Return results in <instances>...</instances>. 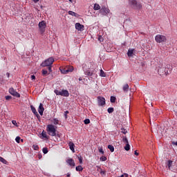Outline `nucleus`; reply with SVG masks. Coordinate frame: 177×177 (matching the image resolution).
Listing matches in <instances>:
<instances>
[{
    "mask_svg": "<svg viewBox=\"0 0 177 177\" xmlns=\"http://www.w3.org/2000/svg\"><path fill=\"white\" fill-rule=\"evenodd\" d=\"M21 142H23V140H21Z\"/></svg>",
    "mask_w": 177,
    "mask_h": 177,
    "instance_id": "nucleus-58",
    "label": "nucleus"
},
{
    "mask_svg": "<svg viewBox=\"0 0 177 177\" xmlns=\"http://www.w3.org/2000/svg\"><path fill=\"white\" fill-rule=\"evenodd\" d=\"M78 160L80 161V164H82V157H79Z\"/></svg>",
    "mask_w": 177,
    "mask_h": 177,
    "instance_id": "nucleus-46",
    "label": "nucleus"
},
{
    "mask_svg": "<svg viewBox=\"0 0 177 177\" xmlns=\"http://www.w3.org/2000/svg\"><path fill=\"white\" fill-rule=\"evenodd\" d=\"M68 15H70L71 16H74L75 17H77V16H78V14L71 10L68 11Z\"/></svg>",
    "mask_w": 177,
    "mask_h": 177,
    "instance_id": "nucleus-23",
    "label": "nucleus"
},
{
    "mask_svg": "<svg viewBox=\"0 0 177 177\" xmlns=\"http://www.w3.org/2000/svg\"><path fill=\"white\" fill-rule=\"evenodd\" d=\"M133 55V50L129 49L127 52V56H129V57H132Z\"/></svg>",
    "mask_w": 177,
    "mask_h": 177,
    "instance_id": "nucleus-21",
    "label": "nucleus"
},
{
    "mask_svg": "<svg viewBox=\"0 0 177 177\" xmlns=\"http://www.w3.org/2000/svg\"><path fill=\"white\" fill-rule=\"evenodd\" d=\"M69 113H70V112H69L68 111H66L64 112V115L65 120H67V118H68V116H67V114H68Z\"/></svg>",
    "mask_w": 177,
    "mask_h": 177,
    "instance_id": "nucleus-36",
    "label": "nucleus"
},
{
    "mask_svg": "<svg viewBox=\"0 0 177 177\" xmlns=\"http://www.w3.org/2000/svg\"><path fill=\"white\" fill-rule=\"evenodd\" d=\"M42 151L44 153V154H48V148L46 147H44L43 149H42Z\"/></svg>",
    "mask_w": 177,
    "mask_h": 177,
    "instance_id": "nucleus-35",
    "label": "nucleus"
},
{
    "mask_svg": "<svg viewBox=\"0 0 177 177\" xmlns=\"http://www.w3.org/2000/svg\"><path fill=\"white\" fill-rule=\"evenodd\" d=\"M100 77H106V73L103 71L102 69L100 70Z\"/></svg>",
    "mask_w": 177,
    "mask_h": 177,
    "instance_id": "nucleus-33",
    "label": "nucleus"
},
{
    "mask_svg": "<svg viewBox=\"0 0 177 177\" xmlns=\"http://www.w3.org/2000/svg\"><path fill=\"white\" fill-rule=\"evenodd\" d=\"M100 13L102 15V16H107V14L110 13V9L106 7V6H102L100 10Z\"/></svg>",
    "mask_w": 177,
    "mask_h": 177,
    "instance_id": "nucleus-6",
    "label": "nucleus"
},
{
    "mask_svg": "<svg viewBox=\"0 0 177 177\" xmlns=\"http://www.w3.org/2000/svg\"><path fill=\"white\" fill-rule=\"evenodd\" d=\"M121 132H122V133H124V135H126L127 133V132H128V131H127V129H124V128H122L121 129Z\"/></svg>",
    "mask_w": 177,
    "mask_h": 177,
    "instance_id": "nucleus-37",
    "label": "nucleus"
},
{
    "mask_svg": "<svg viewBox=\"0 0 177 177\" xmlns=\"http://www.w3.org/2000/svg\"><path fill=\"white\" fill-rule=\"evenodd\" d=\"M44 111H45V109L44 108V104H42V103H40L39 108H38V112L40 114V115H44Z\"/></svg>",
    "mask_w": 177,
    "mask_h": 177,
    "instance_id": "nucleus-12",
    "label": "nucleus"
},
{
    "mask_svg": "<svg viewBox=\"0 0 177 177\" xmlns=\"http://www.w3.org/2000/svg\"><path fill=\"white\" fill-rule=\"evenodd\" d=\"M41 74L42 75H44V77H46V75H48V74L49 73H48V71L46 70L42 69Z\"/></svg>",
    "mask_w": 177,
    "mask_h": 177,
    "instance_id": "nucleus-25",
    "label": "nucleus"
},
{
    "mask_svg": "<svg viewBox=\"0 0 177 177\" xmlns=\"http://www.w3.org/2000/svg\"><path fill=\"white\" fill-rule=\"evenodd\" d=\"M86 75H88L90 77H92L93 75V72H91V71H86L85 72Z\"/></svg>",
    "mask_w": 177,
    "mask_h": 177,
    "instance_id": "nucleus-26",
    "label": "nucleus"
},
{
    "mask_svg": "<svg viewBox=\"0 0 177 177\" xmlns=\"http://www.w3.org/2000/svg\"><path fill=\"white\" fill-rule=\"evenodd\" d=\"M94 10H100V6L98 3H95L93 6Z\"/></svg>",
    "mask_w": 177,
    "mask_h": 177,
    "instance_id": "nucleus-22",
    "label": "nucleus"
},
{
    "mask_svg": "<svg viewBox=\"0 0 177 177\" xmlns=\"http://www.w3.org/2000/svg\"><path fill=\"white\" fill-rule=\"evenodd\" d=\"M48 71H49V72H50V73H52V65L48 66Z\"/></svg>",
    "mask_w": 177,
    "mask_h": 177,
    "instance_id": "nucleus-45",
    "label": "nucleus"
},
{
    "mask_svg": "<svg viewBox=\"0 0 177 177\" xmlns=\"http://www.w3.org/2000/svg\"><path fill=\"white\" fill-rule=\"evenodd\" d=\"M131 3L134 9H142V4H140V3H138L136 0H132Z\"/></svg>",
    "mask_w": 177,
    "mask_h": 177,
    "instance_id": "nucleus-8",
    "label": "nucleus"
},
{
    "mask_svg": "<svg viewBox=\"0 0 177 177\" xmlns=\"http://www.w3.org/2000/svg\"><path fill=\"white\" fill-rule=\"evenodd\" d=\"M6 75H7L8 78H9V77H10V73H6Z\"/></svg>",
    "mask_w": 177,
    "mask_h": 177,
    "instance_id": "nucleus-52",
    "label": "nucleus"
},
{
    "mask_svg": "<svg viewBox=\"0 0 177 177\" xmlns=\"http://www.w3.org/2000/svg\"><path fill=\"white\" fill-rule=\"evenodd\" d=\"M41 158H42V156L39 155V159L41 160Z\"/></svg>",
    "mask_w": 177,
    "mask_h": 177,
    "instance_id": "nucleus-54",
    "label": "nucleus"
},
{
    "mask_svg": "<svg viewBox=\"0 0 177 177\" xmlns=\"http://www.w3.org/2000/svg\"><path fill=\"white\" fill-rule=\"evenodd\" d=\"M84 122L86 125H88V124H91V120L89 119H85Z\"/></svg>",
    "mask_w": 177,
    "mask_h": 177,
    "instance_id": "nucleus-34",
    "label": "nucleus"
},
{
    "mask_svg": "<svg viewBox=\"0 0 177 177\" xmlns=\"http://www.w3.org/2000/svg\"><path fill=\"white\" fill-rule=\"evenodd\" d=\"M66 162L71 166V167H75V162H74V160L73 158H69L66 160Z\"/></svg>",
    "mask_w": 177,
    "mask_h": 177,
    "instance_id": "nucleus-14",
    "label": "nucleus"
},
{
    "mask_svg": "<svg viewBox=\"0 0 177 177\" xmlns=\"http://www.w3.org/2000/svg\"><path fill=\"white\" fill-rule=\"evenodd\" d=\"M108 149H110V151H111V153H113V151H114V146L109 145H108Z\"/></svg>",
    "mask_w": 177,
    "mask_h": 177,
    "instance_id": "nucleus-29",
    "label": "nucleus"
},
{
    "mask_svg": "<svg viewBox=\"0 0 177 177\" xmlns=\"http://www.w3.org/2000/svg\"><path fill=\"white\" fill-rule=\"evenodd\" d=\"M12 123L13 124V125H17V122H16V120H12Z\"/></svg>",
    "mask_w": 177,
    "mask_h": 177,
    "instance_id": "nucleus-47",
    "label": "nucleus"
},
{
    "mask_svg": "<svg viewBox=\"0 0 177 177\" xmlns=\"http://www.w3.org/2000/svg\"><path fill=\"white\" fill-rule=\"evenodd\" d=\"M83 169L84 168H82L81 165L76 167V171H77L78 172H82Z\"/></svg>",
    "mask_w": 177,
    "mask_h": 177,
    "instance_id": "nucleus-28",
    "label": "nucleus"
},
{
    "mask_svg": "<svg viewBox=\"0 0 177 177\" xmlns=\"http://www.w3.org/2000/svg\"><path fill=\"white\" fill-rule=\"evenodd\" d=\"M172 145H175V146H177V142H172Z\"/></svg>",
    "mask_w": 177,
    "mask_h": 177,
    "instance_id": "nucleus-53",
    "label": "nucleus"
},
{
    "mask_svg": "<svg viewBox=\"0 0 177 177\" xmlns=\"http://www.w3.org/2000/svg\"><path fill=\"white\" fill-rule=\"evenodd\" d=\"M99 151H100V153H101V154H104V151H103V148H100Z\"/></svg>",
    "mask_w": 177,
    "mask_h": 177,
    "instance_id": "nucleus-43",
    "label": "nucleus"
},
{
    "mask_svg": "<svg viewBox=\"0 0 177 177\" xmlns=\"http://www.w3.org/2000/svg\"><path fill=\"white\" fill-rule=\"evenodd\" d=\"M9 93L15 97H20V93H17L13 88H9Z\"/></svg>",
    "mask_w": 177,
    "mask_h": 177,
    "instance_id": "nucleus-10",
    "label": "nucleus"
},
{
    "mask_svg": "<svg viewBox=\"0 0 177 177\" xmlns=\"http://www.w3.org/2000/svg\"><path fill=\"white\" fill-rule=\"evenodd\" d=\"M107 111L109 114H111V113H113L114 111V108L113 107H110L107 109Z\"/></svg>",
    "mask_w": 177,
    "mask_h": 177,
    "instance_id": "nucleus-32",
    "label": "nucleus"
},
{
    "mask_svg": "<svg viewBox=\"0 0 177 177\" xmlns=\"http://www.w3.org/2000/svg\"><path fill=\"white\" fill-rule=\"evenodd\" d=\"M134 154L135 156H139V153H138V151H135Z\"/></svg>",
    "mask_w": 177,
    "mask_h": 177,
    "instance_id": "nucleus-50",
    "label": "nucleus"
},
{
    "mask_svg": "<svg viewBox=\"0 0 177 177\" xmlns=\"http://www.w3.org/2000/svg\"><path fill=\"white\" fill-rule=\"evenodd\" d=\"M35 3H37V2H39V0H32Z\"/></svg>",
    "mask_w": 177,
    "mask_h": 177,
    "instance_id": "nucleus-51",
    "label": "nucleus"
},
{
    "mask_svg": "<svg viewBox=\"0 0 177 177\" xmlns=\"http://www.w3.org/2000/svg\"><path fill=\"white\" fill-rule=\"evenodd\" d=\"M74 68L73 66H70L69 68H60V71L62 74H68V73H73Z\"/></svg>",
    "mask_w": 177,
    "mask_h": 177,
    "instance_id": "nucleus-7",
    "label": "nucleus"
},
{
    "mask_svg": "<svg viewBox=\"0 0 177 177\" xmlns=\"http://www.w3.org/2000/svg\"><path fill=\"white\" fill-rule=\"evenodd\" d=\"M155 41L158 44H161L162 42H167V37H165L162 35H157L155 37Z\"/></svg>",
    "mask_w": 177,
    "mask_h": 177,
    "instance_id": "nucleus-4",
    "label": "nucleus"
},
{
    "mask_svg": "<svg viewBox=\"0 0 177 177\" xmlns=\"http://www.w3.org/2000/svg\"><path fill=\"white\" fill-rule=\"evenodd\" d=\"M74 0H69L70 2H73Z\"/></svg>",
    "mask_w": 177,
    "mask_h": 177,
    "instance_id": "nucleus-57",
    "label": "nucleus"
},
{
    "mask_svg": "<svg viewBox=\"0 0 177 177\" xmlns=\"http://www.w3.org/2000/svg\"><path fill=\"white\" fill-rule=\"evenodd\" d=\"M75 28H76V30H78V31H82V30H84V25H82L80 23H76Z\"/></svg>",
    "mask_w": 177,
    "mask_h": 177,
    "instance_id": "nucleus-13",
    "label": "nucleus"
},
{
    "mask_svg": "<svg viewBox=\"0 0 177 177\" xmlns=\"http://www.w3.org/2000/svg\"><path fill=\"white\" fill-rule=\"evenodd\" d=\"M0 161L1 162H3V164H8V161L5 160V158L0 156Z\"/></svg>",
    "mask_w": 177,
    "mask_h": 177,
    "instance_id": "nucleus-31",
    "label": "nucleus"
},
{
    "mask_svg": "<svg viewBox=\"0 0 177 177\" xmlns=\"http://www.w3.org/2000/svg\"><path fill=\"white\" fill-rule=\"evenodd\" d=\"M41 135L42 139L44 138L49 139V136L46 134V131H45V130H43Z\"/></svg>",
    "mask_w": 177,
    "mask_h": 177,
    "instance_id": "nucleus-18",
    "label": "nucleus"
},
{
    "mask_svg": "<svg viewBox=\"0 0 177 177\" xmlns=\"http://www.w3.org/2000/svg\"><path fill=\"white\" fill-rule=\"evenodd\" d=\"M166 66L168 67V65H167Z\"/></svg>",
    "mask_w": 177,
    "mask_h": 177,
    "instance_id": "nucleus-59",
    "label": "nucleus"
},
{
    "mask_svg": "<svg viewBox=\"0 0 177 177\" xmlns=\"http://www.w3.org/2000/svg\"><path fill=\"white\" fill-rule=\"evenodd\" d=\"M54 93L57 96H65V97H68V96H69L68 91H67V90H62L60 91L57 89H55L54 91Z\"/></svg>",
    "mask_w": 177,
    "mask_h": 177,
    "instance_id": "nucleus-3",
    "label": "nucleus"
},
{
    "mask_svg": "<svg viewBox=\"0 0 177 177\" xmlns=\"http://www.w3.org/2000/svg\"><path fill=\"white\" fill-rule=\"evenodd\" d=\"M30 109L35 116L39 117V114H38V112L37 111V109H35V107H34V106L30 105Z\"/></svg>",
    "mask_w": 177,
    "mask_h": 177,
    "instance_id": "nucleus-15",
    "label": "nucleus"
},
{
    "mask_svg": "<svg viewBox=\"0 0 177 177\" xmlns=\"http://www.w3.org/2000/svg\"><path fill=\"white\" fill-rule=\"evenodd\" d=\"M100 174H101V175H104V174H106V172L103 170H101Z\"/></svg>",
    "mask_w": 177,
    "mask_h": 177,
    "instance_id": "nucleus-49",
    "label": "nucleus"
},
{
    "mask_svg": "<svg viewBox=\"0 0 177 177\" xmlns=\"http://www.w3.org/2000/svg\"><path fill=\"white\" fill-rule=\"evenodd\" d=\"M123 91L124 92H128V91H129V85H128V84L123 86Z\"/></svg>",
    "mask_w": 177,
    "mask_h": 177,
    "instance_id": "nucleus-20",
    "label": "nucleus"
},
{
    "mask_svg": "<svg viewBox=\"0 0 177 177\" xmlns=\"http://www.w3.org/2000/svg\"><path fill=\"white\" fill-rule=\"evenodd\" d=\"M56 127L53 124H48L46 127V131L48 132V135L50 136H56Z\"/></svg>",
    "mask_w": 177,
    "mask_h": 177,
    "instance_id": "nucleus-1",
    "label": "nucleus"
},
{
    "mask_svg": "<svg viewBox=\"0 0 177 177\" xmlns=\"http://www.w3.org/2000/svg\"><path fill=\"white\" fill-rule=\"evenodd\" d=\"M158 73L159 74H161L162 73V74H165L166 75H167V74H169V72H168V71H164L162 67H160V68L158 69Z\"/></svg>",
    "mask_w": 177,
    "mask_h": 177,
    "instance_id": "nucleus-17",
    "label": "nucleus"
},
{
    "mask_svg": "<svg viewBox=\"0 0 177 177\" xmlns=\"http://www.w3.org/2000/svg\"><path fill=\"white\" fill-rule=\"evenodd\" d=\"M98 106H104L106 104V99L104 97L98 96L97 97Z\"/></svg>",
    "mask_w": 177,
    "mask_h": 177,
    "instance_id": "nucleus-11",
    "label": "nucleus"
},
{
    "mask_svg": "<svg viewBox=\"0 0 177 177\" xmlns=\"http://www.w3.org/2000/svg\"><path fill=\"white\" fill-rule=\"evenodd\" d=\"M174 162V161L169 160L167 161V162L166 163L167 166L168 167L169 169H171V167H172V163Z\"/></svg>",
    "mask_w": 177,
    "mask_h": 177,
    "instance_id": "nucleus-19",
    "label": "nucleus"
},
{
    "mask_svg": "<svg viewBox=\"0 0 177 177\" xmlns=\"http://www.w3.org/2000/svg\"><path fill=\"white\" fill-rule=\"evenodd\" d=\"M68 146H69L70 150H71V151H73V153H75V149H74L75 145H74V142H70L68 143Z\"/></svg>",
    "mask_w": 177,
    "mask_h": 177,
    "instance_id": "nucleus-16",
    "label": "nucleus"
},
{
    "mask_svg": "<svg viewBox=\"0 0 177 177\" xmlns=\"http://www.w3.org/2000/svg\"><path fill=\"white\" fill-rule=\"evenodd\" d=\"M79 81H82V77H80Z\"/></svg>",
    "mask_w": 177,
    "mask_h": 177,
    "instance_id": "nucleus-56",
    "label": "nucleus"
},
{
    "mask_svg": "<svg viewBox=\"0 0 177 177\" xmlns=\"http://www.w3.org/2000/svg\"><path fill=\"white\" fill-rule=\"evenodd\" d=\"M70 176H71L70 173H68L67 174V177H70Z\"/></svg>",
    "mask_w": 177,
    "mask_h": 177,
    "instance_id": "nucleus-55",
    "label": "nucleus"
},
{
    "mask_svg": "<svg viewBox=\"0 0 177 177\" xmlns=\"http://www.w3.org/2000/svg\"><path fill=\"white\" fill-rule=\"evenodd\" d=\"M53 122L54 125H59V119L54 118L53 120Z\"/></svg>",
    "mask_w": 177,
    "mask_h": 177,
    "instance_id": "nucleus-27",
    "label": "nucleus"
},
{
    "mask_svg": "<svg viewBox=\"0 0 177 177\" xmlns=\"http://www.w3.org/2000/svg\"><path fill=\"white\" fill-rule=\"evenodd\" d=\"M111 103H115V100H117V98L114 96H111Z\"/></svg>",
    "mask_w": 177,
    "mask_h": 177,
    "instance_id": "nucleus-30",
    "label": "nucleus"
},
{
    "mask_svg": "<svg viewBox=\"0 0 177 177\" xmlns=\"http://www.w3.org/2000/svg\"><path fill=\"white\" fill-rule=\"evenodd\" d=\"M5 99H6V100H10V99H12V96H10V95H6V96L5 97Z\"/></svg>",
    "mask_w": 177,
    "mask_h": 177,
    "instance_id": "nucleus-41",
    "label": "nucleus"
},
{
    "mask_svg": "<svg viewBox=\"0 0 177 177\" xmlns=\"http://www.w3.org/2000/svg\"><path fill=\"white\" fill-rule=\"evenodd\" d=\"M20 137L17 136L16 138H15V140L17 142V143H20Z\"/></svg>",
    "mask_w": 177,
    "mask_h": 177,
    "instance_id": "nucleus-42",
    "label": "nucleus"
},
{
    "mask_svg": "<svg viewBox=\"0 0 177 177\" xmlns=\"http://www.w3.org/2000/svg\"><path fill=\"white\" fill-rule=\"evenodd\" d=\"M122 142H124V143H129V142H128V138H127V137H124L123 139H122Z\"/></svg>",
    "mask_w": 177,
    "mask_h": 177,
    "instance_id": "nucleus-38",
    "label": "nucleus"
},
{
    "mask_svg": "<svg viewBox=\"0 0 177 177\" xmlns=\"http://www.w3.org/2000/svg\"><path fill=\"white\" fill-rule=\"evenodd\" d=\"M55 62V58L53 57H50L46 59L41 64V67H48V66H52Z\"/></svg>",
    "mask_w": 177,
    "mask_h": 177,
    "instance_id": "nucleus-2",
    "label": "nucleus"
},
{
    "mask_svg": "<svg viewBox=\"0 0 177 177\" xmlns=\"http://www.w3.org/2000/svg\"><path fill=\"white\" fill-rule=\"evenodd\" d=\"M98 41H100V42H103V37H102V35L98 37Z\"/></svg>",
    "mask_w": 177,
    "mask_h": 177,
    "instance_id": "nucleus-40",
    "label": "nucleus"
},
{
    "mask_svg": "<svg viewBox=\"0 0 177 177\" xmlns=\"http://www.w3.org/2000/svg\"><path fill=\"white\" fill-rule=\"evenodd\" d=\"M100 160H102V161H106V160H107V158H106V157H101L100 158Z\"/></svg>",
    "mask_w": 177,
    "mask_h": 177,
    "instance_id": "nucleus-44",
    "label": "nucleus"
},
{
    "mask_svg": "<svg viewBox=\"0 0 177 177\" xmlns=\"http://www.w3.org/2000/svg\"><path fill=\"white\" fill-rule=\"evenodd\" d=\"M162 113V111H161V109H155L152 111V113L151 114V115L153 116V118H157V117L161 115Z\"/></svg>",
    "mask_w": 177,
    "mask_h": 177,
    "instance_id": "nucleus-9",
    "label": "nucleus"
},
{
    "mask_svg": "<svg viewBox=\"0 0 177 177\" xmlns=\"http://www.w3.org/2000/svg\"><path fill=\"white\" fill-rule=\"evenodd\" d=\"M30 78H31L32 81L33 80H35V75H31Z\"/></svg>",
    "mask_w": 177,
    "mask_h": 177,
    "instance_id": "nucleus-48",
    "label": "nucleus"
},
{
    "mask_svg": "<svg viewBox=\"0 0 177 177\" xmlns=\"http://www.w3.org/2000/svg\"><path fill=\"white\" fill-rule=\"evenodd\" d=\"M32 149H33V150H39V147H38V145H33Z\"/></svg>",
    "mask_w": 177,
    "mask_h": 177,
    "instance_id": "nucleus-39",
    "label": "nucleus"
},
{
    "mask_svg": "<svg viewBox=\"0 0 177 177\" xmlns=\"http://www.w3.org/2000/svg\"><path fill=\"white\" fill-rule=\"evenodd\" d=\"M39 31L41 34H44L46 30V22L45 21H41L39 23Z\"/></svg>",
    "mask_w": 177,
    "mask_h": 177,
    "instance_id": "nucleus-5",
    "label": "nucleus"
},
{
    "mask_svg": "<svg viewBox=\"0 0 177 177\" xmlns=\"http://www.w3.org/2000/svg\"><path fill=\"white\" fill-rule=\"evenodd\" d=\"M130 149L131 146L129 145V142H128L127 144H126V146L124 147V150H126V151H129Z\"/></svg>",
    "mask_w": 177,
    "mask_h": 177,
    "instance_id": "nucleus-24",
    "label": "nucleus"
}]
</instances>
